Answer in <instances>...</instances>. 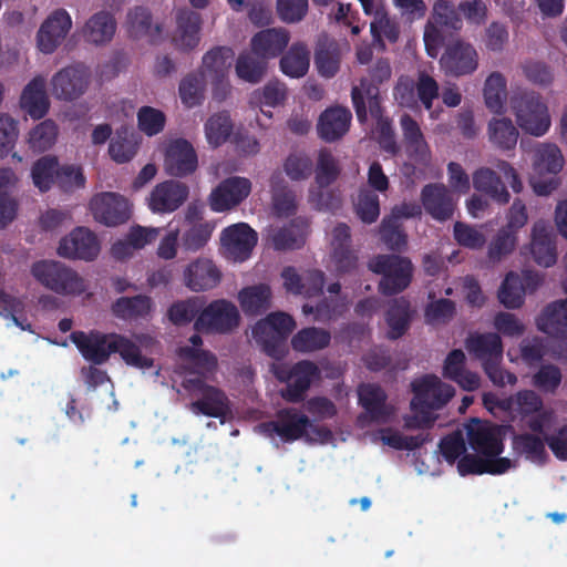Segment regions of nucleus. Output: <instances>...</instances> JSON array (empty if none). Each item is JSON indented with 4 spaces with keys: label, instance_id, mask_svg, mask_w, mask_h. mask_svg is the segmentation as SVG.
Instances as JSON below:
<instances>
[{
    "label": "nucleus",
    "instance_id": "61",
    "mask_svg": "<svg viewBox=\"0 0 567 567\" xmlns=\"http://www.w3.org/2000/svg\"><path fill=\"white\" fill-rule=\"evenodd\" d=\"M545 443V439L530 433L519 434L514 439L515 449L533 462L544 461L547 456Z\"/></svg>",
    "mask_w": 567,
    "mask_h": 567
},
{
    "label": "nucleus",
    "instance_id": "17",
    "mask_svg": "<svg viewBox=\"0 0 567 567\" xmlns=\"http://www.w3.org/2000/svg\"><path fill=\"white\" fill-rule=\"evenodd\" d=\"M198 167V157L193 145L185 138L173 141L164 157L165 173L172 177H187Z\"/></svg>",
    "mask_w": 567,
    "mask_h": 567
},
{
    "label": "nucleus",
    "instance_id": "50",
    "mask_svg": "<svg viewBox=\"0 0 567 567\" xmlns=\"http://www.w3.org/2000/svg\"><path fill=\"white\" fill-rule=\"evenodd\" d=\"M205 86L204 73L187 74L182 79L178 86L182 103L189 109L200 105L204 101Z\"/></svg>",
    "mask_w": 567,
    "mask_h": 567
},
{
    "label": "nucleus",
    "instance_id": "34",
    "mask_svg": "<svg viewBox=\"0 0 567 567\" xmlns=\"http://www.w3.org/2000/svg\"><path fill=\"white\" fill-rule=\"evenodd\" d=\"M413 311L410 301L404 298H395L389 303L385 321L389 327L386 337L396 340L403 337L410 328Z\"/></svg>",
    "mask_w": 567,
    "mask_h": 567
},
{
    "label": "nucleus",
    "instance_id": "13",
    "mask_svg": "<svg viewBox=\"0 0 567 567\" xmlns=\"http://www.w3.org/2000/svg\"><path fill=\"white\" fill-rule=\"evenodd\" d=\"M257 241L258 234L246 223L228 226L220 234L223 255L235 262L249 259Z\"/></svg>",
    "mask_w": 567,
    "mask_h": 567
},
{
    "label": "nucleus",
    "instance_id": "47",
    "mask_svg": "<svg viewBox=\"0 0 567 567\" xmlns=\"http://www.w3.org/2000/svg\"><path fill=\"white\" fill-rule=\"evenodd\" d=\"M506 97V79L502 73L493 72L484 85V100L487 109L496 114L503 113Z\"/></svg>",
    "mask_w": 567,
    "mask_h": 567
},
{
    "label": "nucleus",
    "instance_id": "41",
    "mask_svg": "<svg viewBox=\"0 0 567 567\" xmlns=\"http://www.w3.org/2000/svg\"><path fill=\"white\" fill-rule=\"evenodd\" d=\"M315 64L318 73L327 79L333 78L340 68V50L333 40H319L315 51Z\"/></svg>",
    "mask_w": 567,
    "mask_h": 567
},
{
    "label": "nucleus",
    "instance_id": "38",
    "mask_svg": "<svg viewBox=\"0 0 567 567\" xmlns=\"http://www.w3.org/2000/svg\"><path fill=\"white\" fill-rule=\"evenodd\" d=\"M473 186L477 192L484 193L499 205H505L511 199L501 177L488 167H481L474 172Z\"/></svg>",
    "mask_w": 567,
    "mask_h": 567
},
{
    "label": "nucleus",
    "instance_id": "26",
    "mask_svg": "<svg viewBox=\"0 0 567 567\" xmlns=\"http://www.w3.org/2000/svg\"><path fill=\"white\" fill-rule=\"evenodd\" d=\"M442 374L467 392H473L481 385L480 375L466 369V357L461 349L449 352L443 363Z\"/></svg>",
    "mask_w": 567,
    "mask_h": 567
},
{
    "label": "nucleus",
    "instance_id": "63",
    "mask_svg": "<svg viewBox=\"0 0 567 567\" xmlns=\"http://www.w3.org/2000/svg\"><path fill=\"white\" fill-rule=\"evenodd\" d=\"M563 380L560 369L555 364H543L533 375L532 383L544 393H556Z\"/></svg>",
    "mask_w": 567,
    "mask_h": 567
},
{
    "label": "nucleus",
    "instance_id": "1",
    "mask_svg": "<svg viewBox=\"0 0 567 567\" xmlns=\"http://www.w3.org/2000/svg\"><path fill=\"white\" fill-rule=\"evenodd\" d=\"M70 339L84 360L94 365L106 363L113 353H118L127 365L134 368L144 369L153 365V360L144 357L140 347L123 334L78 330L70 334Z\"/></svg>",
    "mask_w": 567,
    "mask_h": 567
},
{
    "label": "nucleus",
    "instance_id": "23",
    "mask_svg": "<svg viewBox=\"0 0 567 567\" xmlns=\"http://www.w3.org/2000/svg\"><path fill=\"white\" fill-rule=\"evenodd\" d=\"M467 443L476 454L486 458H501L504 451L499 431L480 421L467 427Z\"/></svg>",
    "mask_w": 567,
    "mask_h": 567
},
{
    "label": "nucleus",
    "instance_id": "9",
    "mask_svg": "<svg viewBox=\"0 0 567 567\" xmlns=\"http://www.w3.org/2000/svg\"><path fill=\"white\" fill-rule=\"evenodd\" d=\"M183 388L195 398L190 403V410L195 414L219 419L221 423L231 415L230 400L221 389L209 385L199 378L185 379Z\"/></svg>",
    "mask_w": 567,
    "mask_h": 567
},
{
    "label": "nucleus",
    "instance_id": "15",
    "mask_svg": "<svg viewBox=\"0 0 567 567\" xmlns=\"http://www.w3.org/2000/svg\"><path fill=\"white\" fill-rule=\"evenodd\" d=\"M72 28V19L65 9L51 12L37 32V47L44 54L53 53Z\"/></svg>",
    "mask_w": 567,
    "mask_h": 567
},
{
    "label": "nucleus",
    "instance_id": "24",
    "mask_svg": "<svg viewBox=\"0 0 567 567\" xmlns=\"http://www.w3.org/2000/svg\"><path fill=\"white\" fill-rule=\"evenodd\" d=\"M465 349L481 365L503 361L504 346L496 332H472L465 339Z\"/></svg>",
    "mask_w": 567,
    "mask_h": 567
},
{
    "label": "nucleus",
    "instance_id": "2",
    "mask_svg": "<svg viewBox=\"0 0 567 567\" xmlns=\"http://www.w3.org/2000/svg\"><path fill=\"white\" fill-rule=\"evenodd\" d=\"M413 415L404 417V427L409 430L430 429L435 420L434 411L445 406L455 394V389L442 382L434 374H426L411 383Z\"/></svg>",
    "mask_w": 567,
    "mask_h": 567
},
{
    "label": "nucleus",
    "instance_id": "32",
    "mask_svg": "<svg viewBox=\"0 0 567 567\" xmlns=\"http://www.w3.org/2000/svg\"><path fill=\"white\" fill-rule=\"evenodd\" d=\"M21 107L32 117L39 120L49 111V99L45 92V80L35 76L23 89L20 97Z\"/></svg>",
    "mask_w": 567,
    "mask_h": 567
},
{
    "label": "nucleus",
    "instance_id": "27",
    "mask_svg": "<svg viewBox=\"0 0 567 567\" xmlns=\"http://www.w3.org/2000/svg\"><path fill=\"white\" fill-rule=\"evenodd\" d=\"M352 113L348 107L333 106L324 110L318 121L319 136L332 143L340 140L349 131Z\"/></svg>",
    "mask_w": 567,
    "mask_h": 567
},
{
    "label": "nucleus",
    "instance_id": "28",
    "mask_svg": "<svg viewBox=\"0 0 567 567\" xmlns=\"http://www.w3.org/2000/svg\"><path fill=\"white\" fill-rule=\"evenodd\" d=\"M290 33L285 28H269L257 32L251 38V50L262 59L279 56L288 47Z\"/></svg>",
    "mask_w": 567,
    "mask_h": 567
},
{
    "label": "nucleus",
    "instance_id": "21",
    "mask_svg": "<svg viewBox=\"0 0 567 567\" xmlns=\"http://www.w3.org/2000/svg\"><path fill=\"white\" fill-rule=\"evenodd\" d=\"M221 276V271L212 259L199 257L186 266L183 281L190 291L203 292L217 287Z\"/></svg>",
    "mask_w": 567,
    "mask_h": 567
},
{
    "label": "nucleus",
    "instance_id": "49",
    "mask_svg": "<svg viewBox=\"0 0 567 567\" xmlns=\"http://www.w3.org/2000/svg\"><path fill=\"white\" fill-rule=\"evenodd\" d=\"M564 165L560 150L554 144H544L536 150L534 171L538 175L559 173Z\"/></svg>",
    "mask_w": 567,
    "mask_h": 567
},
{
    "label": "nucleus",
    "instance_id": "16",
    "mask_svg": "<svg viewBox=\"0 0 567 567\" xmlns=\"http://www.w3.org/2000/svg\"><path fill=\"white\" fill-rule=\"evenodd\" d=\"M251 192V182L246 177L231 176L221 181L209 196L212 210L223 213L243 203Z\"/></svg>",
    "mask_w": 567,
    "mask_h": 567
},
{
    "label": "nucleus",
    "instance_id": "35",
    "mask_svg": "<svg viewBox=\"0 0 567 567\" xmlns=\"http://www.w3.org/2000/svg\"><path fill=\"white\" fill-rule=\"evenodd\" d=\"M359 403L372 421L385 422L390 415L386 408L388 395L377 384H361L358 389Z\"/></svg>",
    "mask_w": 567,
    "mask_h": 567
},
{
    "label": "nucleus",
    "instance_id": "45",
    "mask_svg": "<svg viewBox=\"0 0 567 567\" xmlns=\"http://www.w3.org/2000/svg\"><path fill=\"white\" fill-rule=\"evenodd\" d=\"M234 51L228 47H216L203 56L204 75L210 78H227L234 59Z\"/></svg>",
    "mask_w": 567,
    "mask_h": 567
},
{
    "label": "nucleus",
    "instance_id": "48",
    "mask_svg": "<svg viewBox=\"0 0 567 567\" xmlns=\"http://www.w3.org/2000/svg\"><path fill=\"white\" fill-rule=\"evenodd\" d=\"M138 142L134 133H130L126 128L117 130L112 138L109 153L113 161L118 164L130 162L136 154Z\"/></svg>",
    "mask_w": 567,
    "mask_h": 567
},
{
    "label": "nucleus",
    "instance_id": "25",
    "mask_svg": "<svg viewBox=\"0 0 567 567\" xmlns=\"http://www.w3.org/2000/svg\"><path fill=\"white\" fill-rule=\"evenodd\" d=\"M530 252L535 262L550 267L557 261L555 234L548 221L537 220L532 230Z\"/></svg>",
    "mask_w": 567,
    "mask_h": 567
},
{
    "label": "nucleus",
    "instance_id": "40",
    "mask_svg": "<svg viewBox=\"0 0 567 567\" xmlns=\"http://www.w3.org/2000/svg\"><path fill=\"white\" fill-rule=\"evenodd\" d=\"M281 72L292 79H300L308 73L310 51L302 42L293 43L280 59Z\"/></svg>",
    "mask_w": 567,
    "mask_h": 567
},
{
    "label": "nucleus",
    "instance_id": "30",
    "mask_svg": "<svg viewBox=\"0 0 567 567\" xmlns=\"http://www.w3.org/2000/svg\"><path fill=\"white\" fill-rule=\"evenodd\" d=\"M512 467L509 458H486L475 454H466L457 461V471L460 475H501L506 473Z\"/></svg>",
    "mask_w": 567,
    "mask_h": 567
},
{
    "label": "nucleus",
    "instance_id": "3",
    "mask_svg": "<svg viewBox=\"0 0 567 567\" xmlns=\"http://www.w3.org/2000/svg\"><path fill=\"white\" fill-rule=\"evenodd\" d=\"M351 101L360 124L368 122L369 114L375 121V133L381 147L392 154L398 151L391 120L384 115L380 89L368 78H362L351 89Z\"/></svg>",
    "mask_w": 567,
    "mask_h": 567
},
{
    "label": "nucleus",
    "instance_id": "43",
    "mask_svg": "<svg viewBox=\"0 0 567 567\" xmlns=\"http://www.w3.org/2000/svg\"><path fill=\"white\" fill-rule=\"evenodd\" d=\"M267 62L261 56L250 52H241L235 64V71L237 76L247 83L257 84L259 83L266 73Z\"/></svg>",
    "mask_w": 567,
    "mask_h": 567
},
{
    "label": "nucleus",
    "instance_id": "19",
    "mask_svg": "<svg viewBox=\"0 0 567 567\" xmlns=\"http://www.w3.org/2000/svg\"><path fill=\"white\" fill-rule=\"evenodd\" d=\"M90 208L94 218L106 226H117L130 218L128 202L116 193L95 195L90 202Z\"/></svg>",
    "mask_w": 567,
    "mask_h": 567
},
{
    "label": "nucleus",
    "instance_id": "7",
    "mask_svg": "<svg viewBox=\"0 0 567 567\" xmlns=\"http://www.w3.org/2000/svg\"><path fill=\"white\" fill-rule=\"evenodd\" d=\"M295 328L296 321L290 315L271 312L255 324L252 336L267 355L280 359L286 354L287 339Z\"/></svg>",
    "mask_w": 567,
    "mask_h": 567
},
{
    "label": "nucleus",
    "instance_id": "37",
    "mask_svg": "<svg viewBox=\"0 0 567 567\" xmlns=\"http://www.w3.org/2000/svg\"><path fill=\"white\" fill-rule=\"evenodd\" d=\"M115 31L116 21L114 17L110 12L100 11L86 21L82 35L86 42L100 45L110 42Z\"/></svg>",
    "mask_w": 567,
    "mask_h": 567
},
{
    "label": "nucleus",
    "instance_id": "44",
    "mask_svg": "<svg viewBox=\"0 0 567 567\" xmlns=\"http://www.w3.org/2000/svg\"><path fill=\"white\" fill-rule=\"evenodd\" d=\"M152 308V300L147 296L121 297L112 305L115 317L130 320L146 317Z\"/></svg>",
    "mask_w": 567,
    "mask_h": 567
},
{
    "label": "nucleus",
    "instance_id": "53",
    "mask_svg": "<svg viewBox=\"0 0 567 567\" xmlns=\"http://www.w3.org/2000/svg\"><path fill=\"white\" fill-rule=\"evenodd\" d=\"M59 162L55 156H42L32 166L31 176L33 184L41 190L48 192L56 184Z\"/></svg>",
    "mask_w": 567,
    "mask_h": 567
},
{
    "label": "nucleus",
    "instance_id": "5",
    "mask_svg": "<svg viewBox=\"0 0 567 567\" xmlns=\"http://www.w3.org/2000/svg\"><path fill=\"white\" fill-rule=\"evenodd\" d=\"M321 439L331 436V431L326 426H313L309 417L293 408L281 409L276 414V420L262 422L258 425L260 433L267 437L278 435L284 442H295L306 436L308 430Z\"/></svg>",
    "mask_w": 567,
    "mask_h": 567
},
{
    "label": "nucleus",
    "instance_id": "51",
    "mask_svg": "<svg viewBox=\"0 0 567 567\" xmlns=\"http://www.w3.org/2000/svg\"><path fill=\"white\" fill-rule=\"evenodd\" d=\"M524 297L523 280L516 272H508L498 290L499 302L507 309H517L524 303Z\"/></svg>",
    "mask_w": 567,
    "mask_h": 567
},
{
    "label": "nucleus",
    "instance_id": "46",
    "mask_svg": "<svg viewBox=\"0 0 567 567\" xmlns=\"http://www.w3.org/2000/svg\"><path fill=\"white\" fill-rule=\"evenodd\" d=\"M460 12L458 7H455L453 1L437 0L433 4L431 19L427 23H432L439 29L461 30L463 22Z\"/></svg>",
    "mask_w": 567,
    "mask_h": 567
},
{
    "label": "nucleus",
    "instance_id": "57",
    "mask_svg": "<svg viewBox=\"0 0 567 567\" xmlns=\"http://www.w3.org/2000/svg\"><path fill=\"white\" fill-rule=\"evenodd\" d=\"M284 171L291 181H305L312 174L313 162L307 153L296 151L286 158Z\"/></svg>",
    "mask_w": 567,
    "mask_h": 567
},
{
    "label": "nucleus",
    "instance_id": "6",
    "mask_svg": "<svg viewBox=\"0 0 567 567\" xmlns=\"http://www.w3.org/2000/svg\"><path fill=\"white\" fill-rule=\"evenodd\" d=\"M369 269L381 276L379 292L390 297L404 291L413 277V265L408 257L400 255H378L368 265Z\"/></svg>",
    "mask_w": 567,
    "mask_h": 567
},
{
    "label": "nucleus",
    "instance_id": "29",
    "mask_svg": "<svg viewBox=\"0 0 567 567\" xmlns=\"http://www.w3.org/2000/svg\"><path fill=\"white\" fill-rule=\"evenodd\" d=\"M536 324L538 330L555 339H567V298L546 306Z\"/></svg>",
    "mask_w": 567,
    "mask_h": 567
},
{
    "label": "nucleus",
    "instance_id": "56",
    "mask_svg": "<svg viewBox=\"0 0 567 567\" xmlns=\"http://www.w3.org/2000/svg\"><path fill=\"white\" fill-rule=\"evenodd\" d=\"M341 173L338 159L328 150H321L318 155L316 168V184L320 188H327L333 184Z\"/></svg>",
    "mask_w": 567,
    "mask_h": 567
},
{
    "label": "nucleus",
    "instance_id": "31",
    "mask_svg": "<svg viewBox=\"0 0 567 567\" xmlns=\"http://www.w3.org/2000/svg\"><path fill=\"white\" fill-rule=\"evenodd\" d=\"M237 298L246 316L257 317L271 308L272 291L269 285L257 284L240 289Z\"/></svg>",
    "mask_w": 567,
    "mask_h": 567
},
{
    "label": "nucleus",
    "instance_id": "39",
    "mask_svg": "<svg viewBox=\"0 0 567 567\" xmlns=\"http://www.w3.org/2000/svg\"><path fill=\"white\" fill-rule=\"evenodd\" d=\"M127 31L132 38H147L151 43H156L162 34L161 25L153 24L152 14L144 7H135L128 12Z\"/></svg>",
    "mask_w": 567,
    "mask_h": 567
},
{
    "label": "nucleus",
    "instance_id": "59",
    "mask_svg": "<svg viewBox=\"0 0 567 567\" xmlns=\"http://www.w3.org/2000/svg\"><path fill=\"white\" fill-rule=\"evenodd\" d=\"M272 190V206L277 216L290 217L297 212V196L296 193L287 185H277L275 182L271 184Z\"/></svg>",
    "mask_w": 567,
    "mask_h": 567
},
{
    "label": "nucleus",
    "instance_id": "62",
    "mask_svg": "<svg viewBox=\"0 0 567 567\" xmlns=\"http://www.w3.org/2000/svg\"><path fill=\"white\" fill-rule=\"evenodd\" d=\"M374 20L371 22L370 29L375 40H381L382 37L394 43L400 35L399 24L392 20L383 9H375L373 11Z\"/></svg>",
    "mask_w": 567,
    "mask_h": 567
},
{
    "label": "nucleus",
    "instance_id": "22",
    "mask_svg": "<svg viewBox=\"0 0 567 567\" xmlns=\"http://www.w3.org/2000/svg\"><path fill=\"white\" fill-rule=\"evenodd\" d=\"M421 200L425 212L437 221L451 219L455 210V200L442 183L427 184L422 188Z\"/></svg>",
    "mask_w": 567,
    "mask_h": 567
},
{
    "label": "nucleus",
    "instance_id": "10",
    "mask_svg": "<svg viewBox=\"0 0 567 567\" xmlns=\"http://www.w3.org/2000/svg\"><path fill=\"white\" fill-rule=\"evenodd\" d=\"M517 123L525 132L534 135H544L550 126V116L547 105L542 96L533 91L516 93L511 99Z\"/></svg>",
    "mask_w": 567,
    "mask_h": 567
},
{
    "label": "nucleus",
    "instance_id": "33",
    "mask_svg": "<svg viewBox=\"0 0 567 567\" xmlns=\"http://www.w3.org/2000/svg\"><path fill=\"white\" fill-rule=\"evenodd\" d=\"M309 223L306 218L298 217L288 225L277 229L271 236V243L276 250H295L306 243Z\"/></svg>",
    "mask_w": 567,
    "mask_h": 567
},
{
    "label": "nucleus",
    "instance_id": "11",
    "mask_svg": "<svg viewBox=\"0 0 567 567\" xmlns=\"http://www.w3.org/2000/svg\"><path fill=\"white\" fill-rule=\"evenodd\" d=\"M240 322V313L234 302L216 299L202 308L194 321L197 332L227 334L233 332Z\"/></svg>",
    "mask_w": 567,
    "mask_h": 567
},
{
    "label": "nucleus",
    "instance_id": "4",
    "mask_svg": "<svg viewBox=\"0 0 567 567\" xmlns=\"http://www.w3.org/2000/svg\"><path fill=\"white\" fill-rule=\"evenodd\" d=\"M31 275L44 288L60 296H80L87 289L84 278L60 261H35Z\"/></svg>",
    "mask_w": 567,
    "mask_h": 567
},
{
    "label": "nucleus",
    "instance_id": "58",
    "mask_svg": "<svg viewBox=\"0 0 567 567\" xmlns=\"http://www.w3.org/2000/svg\"><path fill=\"white\" fill-rule=\"evenodd\" d=\"M214 226L207 221L192 225L182 235V247L186 251L196 252L209 241Z\"/></svg>",
    "mask_w": 567,
    "mask_h": 567
},
{
    "label": "nucleus",
    "instance_id": "64",
    "mask_svg": "<svg viewBox=\"0 0 567 567\" xmlns=\"http://www.w3.org/2000/svg\"><path fill=\"white\" fill-rule=\"evenodd\" d=\"M206 135L210 144L219 146L229 137L233 125L227 114L218 113L208 118L205 124Z\"/></svg>",
    "mask_w": 567,
    "mask_h": 567
},
{
    "label": "nucleus",
    "instance_id": "60",
    "mask_svg": "<svg viewBox=\"0 0 567 567\" xmlns=\"http://www.w3.org/2000/svg\"><path fill=\"white\" fill-rule=\"evenodd\" d=\"M380 234L389 249L402 251L406 247L408 236L396 218H384L380 226Z\"/></svg>",
    "mask_w": 567,
    "mask_h": 567
},
{
    "label": "nucleus",
    "instance_id": "54",
    "mask_svg": "<svg viewBox=\"0 0 567 567\" xmlns=\"http://www.w3.org/2000/svg\"><path fill=\"white\" fill-rule=\"evenodd\" d=\"M58 125L52 120H44L29 133L28 143L33 152L42 153L51 148L58 137Z\"/></svg>",
    "mask_w": 567,
    "mask_h": 567
},
{
    "label": "nucleus",
    "instance_id": "20",
    "mask_svg": "<svg viewBox=\"0 0 567 567\" xmlns=\"http://www.w3.org/2000/svg\"><path fill=\"white\" fill-rule=\"evenodd\" d=\"M100 252V243L94 233L85 227H78L61 239L58 254L69 259L91 261Z\"/></svg>",
    "mask_w": 567,
    "mask_h": 567
},
{
    "label": "nucleus",
    "instance_id": "12",
    "mask_svg": "<svg viewBox=\"0 0 567 567\" xmlns=\"http://www.w3.org/2000/svg\"><path fill=\"white\" fill-rule=\"evenodd\" d=\"M439 62L445 75L460 78L477 70L478 53L470 42L456 39L445 45Z\"/></svg>",
    "mask_w": 567,
    "mask_h": 567
},
{
    "label": "nucleus",
    "instance_id": "36",
    "mask_svg": "<svg viewBox=\"0 0 567 567\" xmlns=\"http://www.w3.org/2000/svg\"><path fill=\"white\" fill-rule=\"evenodd\" d=\"M176 45L183 50L194 49L199 42L200 14L187 8L179 9L176 13Z\"/></svg>",
    "mask_w": 567,
    "mask_h": 567
},
{
    "label": "nucleus",
    "instance_id": "18",
    "mask_svg": "<svg viewBox=\"0 0 567 567\" xmlns=\"http://www.w3.org/2000/svg\"><path fill=\"white\" fill-rule=\"evenodd\" d=\"M186 184L173 179L157 184L147 197L148 208L156 214H171L177 210L188 198Z\"/></svg>",
    "mask_w": 567,
    "mask_h": 567
},
{
    "label": "nucleus",
    "instance_id": "52",
    "mask_svg": "<svg viewBox=\"0 0 567 567\" xmlns=\"http://www.w3.org/2000/svg\"><path fill=\"white\" fill-rule=\"evenodd\" d=\"M489 140L502 150H513L518 140V131L509 118H494L488 124Z\"/></svg>",
    "mask_w": 567,
    "mask_h": 567
},
{
    "label": "nucleus",
    "instance_id": "8",
    "mask_svg": "<svg viewBox=\"0 0 567 567\" xmlns=\"http://www.w3.org/2000/svg\"><path fill=\"white\" fill-rule=\"evenodd\" d=\"M274 373L279 382L286 383L280 395L289 403L303 402L311 384L321 379V370L310 360L278 365Z\"/></svg>",
    "mask_w": 567,
    "mask_h": 567
},
{
    "label": "nucleus",
    "instance_id": "14",
    "mask_svg": "<svg viewBox=\"0 0 567 567\" xmlns=\"http://www.w3.org/2000/svg\"><path fill=\"white\" fill-rule=\"evenodd\" d=\"M90 78V70L83 64L65 66L53 75L52 93L59 100H76L87 90Z\"/></svg>",
    "mask_w": 567,
    "mask_h": 567
},
{
    "label": "nucleus",
    "instance_id": "55",
    "mask_svg": "<svg viewBox=\"0 0 567 567\" xmlns=\"http://www.w3.org/2000/svg\"><path fill=\"white\" fill-rule=\"evenodd\" d=\"M203 308V301L198 297H190L174 302L167 311L168 319L176 326H185L196 320Z\"/></svg>",
    "mask_w": 567,
    "mask_h": 567
},
{
    "label": "nucleus",
    "instance_id": "42",
    "mask_svg": "<svg viewBox=\"0 0 567 567\" xmlns=\"http://www.w3.org/2000/svg\"><path fill=\"white\" fill-rule=\"evenodd\" d=\"M331 342V333L317 327H307L299 330L291 338V347L295 351L309 353L326 349Z\"/></svg>",
    "mask_w": 567,
    "mask_h": 567
}]
</instances>
